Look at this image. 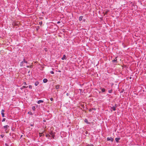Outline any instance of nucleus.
Listing matches in <instances>:
<instances>
[{
    "mask_svg": "<svg viewBox=\"0 0 146 146\" xmlns=\"http://www.w3.org/2000/svg\"><path fill=\"white\" fill-rule=\"evenodd\" d=\"M9 126L8 125L4 126L3 127V128L5 129V131L6 133H8L9 130Z\"/></svg>",
    "mask_w": 146,
    "mask_h": 146,
    "instance_id": "obj_1",
    "label": "nucleus"
},
{
    "mask_svg": "<svg viewBox=\"0 0 146 146\" xmlns=\"http://www.w3.org/2000/svg\"><path fill=\"white\" fill-rule=\"evenodd\" d=\"M107 140L108 141H111L112 142L113 141V139L112 137H108L107 138Z\"/></svg>",
    "mask_w": 146,
    "mask_h": 146,
    "instance_id": "obj_2",
    "label": "nucleus"
},
{
    "mask_svg": "<svg viewBox=\"0 0 146 146\" xmlns=\"http://www.w3.org/2000/svg\"><path fill=\"white\" fill-rule=\"evenodd\" d=\"M4 111H5L3 110H2L1 111V115H2V116L3 117H5V115H4L5 114L4 113Z\"/></svg>",
    "mask_w": 146,
    "mask_h": 146,
    "instance_id": "obj_3",
    "label": "nucleus"
},
{
    "mask_svg": "<svg viewBox=\"0 0 146 146\" xmlns=\"http://www.w3.org/2000/svg\"><path fill=\"white\" fill-rule=\"evenodd\" d=\"M109 12V11L107 10H106L104 11V15L107 14Z\"/></svg>",
    "mask_w": 146,
    "mask_h": 146,
    "instance_id": "obj_4",
    "label": "nucleus"
},
{
    "mask_svg": "<svg viewBox=\"0 0 146 146\" xmlns=\"http://www.w3.org/2000/svg\"><path fill=\"white\" fill-rule=\"evenodd\" d=\"M66 57L65 55H64L63 57L61 58L62 60H66Z\"/></svg>",
    "mask_w": 146,
    "mask_h": 146,
    "instance_id": "obj_5",
    "label": "nucleus"
},
{
    "mask_svg": "<svg viewBox=\"0 0 146 146\" xmlns=\"http://www.w3.org/2000/svg\"><path fill=\"white\" fill-rule=\"evenodd\" d=\"M117 57H115V58L112 61V62H117Z\"/></svg>",
    "mask_w": 146,
    "mask_h": 146,
    "instance_id": "obj_6",
    "label": "nucleus"
},
{
    "mask_svg": "<svg viewBox=\"0 0 146 146\" xmlns=\"http://www.w3.org/2000/svg\"><path fill=\"white\" fill-rule=\"evenodd\" d=\"M39 82H38V81H36L35 82V86H38V84H39Z\"/></svg>",
    "mask_w": 146,
    "mask_h": 146,
    "instance_id": "obj_7",
    "label": "nucleus"
},
{
    "mask_svg": "<svg viewBox=\"0 0 146 146\" xmlns=\"http://www.w3.org/2000/svg\"><path fill=\"white\" fill-rule=\"evenodd\" d=\"M44 102V101L42 100H39L38 101L37 103L38 104H39L41 103H43Z\"/></svg>",
    "mask_w": 146,
    "mask_h": 146,
    "instance_id": "obj_8",
    "label": "nucleus"
},
{
    "mask_svg": "<svg viewBox=\"0 0 146 146\" xmlns=\"http://www.w3.org/2000/svg\"><path fill=\"white\" fill-rule=\"evenodd\" d=\"M120 139V138L117 137L115 138V140L116 142H118L119 141Z\"/></svg>",
    "mask_w": 146,
    "mask_h": 146,
    "instance_id": "obj_9",
    "label": "nucleus"
},
{
    "mask_svg": "<svg viewBox=\"0 0 146 146\" xmlns=\"http://www.w3.org/2000/svg\"><path fill=\"white\" fill-rule=\"evenodd\" d=\"M43 81L44 83H46L47 82L48 80L47 79L45 78L43 80Z\"/></svg>",
    "mask_w": 146,
    "mask_h": 146,
    "instance_id": "obj_10",
    "label": "nucleus"
},
{
    "mask_svg": "<svg viewBox=\"0 0 146 146\" xmlns=\"http://www.w3.org/2000/svg\"><path fill=\"white\" fill-rule=\"evenodd\" d=\"M84 121V122L86 123L87 124H89L90 123L88 122V120L87 119H85Z\"/></svg>",
    "mask_w": 146,
    "mask_h": 146,
    "instance_id": "obj_11",
    "label": "nucleus"
},
{
    "mask_svg": "<svg viewBox=\"0 0 146 146\" xmlns=\"http://www.w3.org/2000/svg\"><path fill=\"white\" fill-rule=\"evenodd\" d=\"M20 65V66L21 67L23 66H24L23 62L22 61L21 62Z\"/></svg>",
    "mask_w": 146,
    "mask_h": 146,
    "instance_id": "obj_12",
    "label": "nucleus"
},
{
    "mask_svg": "<svg viewBox=\"0 0 146 146\" xmlns=\"http://www.w3.org/2000/svg\"><path fill=\"white\" fill-rule=\"evenodd\" d=\"M83 18V16H80L79 17V19L80 21H81L82 20Z\"/></svg>",
    "mask_w": 146,
    "mask_h": 146,
    "instance_id": "obj_13",
    "label": "nucleus"
},
{
    "mask_svg": "<svg viewBox=\"0 0 146 146\" xmlns=\"http://www.w3.org/2000/svg\"><path fill=\"white\" fill-rule=\"evenodd\" d=\"M60 86L59 85H56L55 86V88L56 89H58L59 88Z\"/></svg>",
    "mask_w": 146,
    "mask_h": 146,
    "instance_id": "obj_14",
    "label": "nucleus"
},
{
    "mask_svg": "<svg viewBox=\"0 0 146 146\" xmlns=\"http://www.w3.org/2000/svg\"><path fill=\"white\" fill-rule=\"evenodd\" d=\"M111 108L113 111H115L116 110V108H115V107H114L113 106L111 107Z\"/></svg>",
    "mask_w": 146,
    "mask_h": 146,
    "instance_id": "obj_15",
    "label": "nucleus"
},
{
    "mask_svg": "<svg viewBox=\"0 0 146 146\" xmlns=\"http://www.w3.org/2000/svg\"><path fill=\"white\" fill-rule=\"evenodd\" d=\"M101 90H102V92H105V90H106L105 88H102L101 89Z\"/></svg>",
    "mask_w": 146,
    "mask_h": 146,
    "instance_id": "obj_16",
    "label": "nucleus"
},
{
    "mask_svg": "<svg viewBox=\"0 0 146 146\" xmlns=\"http://www.w3.org/2000/svg\"><path fill=\"white\" fill-rule=\"evenodd\" d=\"M23 62H24V63H27V62L25 60V59H23Z\"/></svg>",
    "mask_w": 146,
    "mask_h": 146,
    "instance_id": "obj_17",
    "label": "nucleus"
},
{
    "mask_svg": "<svg viewBox=\"0 0 146 146\" xmlns=\"http://www.w3.org/2000/svg\"><path fill=\"white\" fill-rule=\"evenodd\" d=\"M112 91V90H110L108 91V92L110 93H111Z\"/></svg>",
    "mask_w": 146,
    "mask_h": 146,
    "instance_id": "obj_18",
    "label": "nucleus"
},
{
    "mask_svg": "<svg viewBox=\"0 0 146 146\" xmlns=\"http://www.w3.org/2000/svg\"><path fill=\"white\" fill-rule=\"evenodd\" d=\"M35 109L36 108L35 106H33L32 107V109L34 111L35 110Z\"/></svg>",
    "mask_w": 146,
    "mask_h": 146,
    "instance_id": "obj_19",
    "label": "nucleus"
},
{
    "mask_svg": "<svg viewBox=\"0 0 146 146\" xmlns=\"http://www.w3.org/2000/svg\"><path fill=\"white\" fill-rule=\"evenodd\" d=\"M39 24L41 26L42 24V21H40L39 22Z\"/></svg>",
    "mask_w": 146,
    "mask_h": 146,
    "instance_id": "obj_20",
    "label": "nucleus"
},
{
    "mask_svg": "<svg viewBox=\"0 0 146 146\" xmlns=\"http://www.w3.org/2000/svg\"><path fill=\"white\" fill-rule=\"evenodd\" d=\"M115 108H117V106L116 104H115L114 106H113Z\"/></svg>",
    "mask_w": 146,
    "mask_h": 146,
    "instance_id": "obj_21",
    "label": "nucleus"
},
{
    "mask_svg": "<svg viewBox=\"0 0 146 146\" xmlns=\"http://www.w3.org/2000/svg\"><path fill=\"white\" fill-rule=\"evenodd\" d=\"M22 87L23 88H26L28 87V86H23Z\"/></svg>",
    "mask_w": 146,
    "mask_h": 146,
    "instance_id": "obj_22",
    "label": "nucleus"
},
{
    "mask_svg": "<svg viewBox=\"0 0 146 146\" xmlns=\"http://www.w3.org/2000/svg\"><path fill=\"white\" fill-rule=\"evenodd\" d=\"M5 119H6L5 118H4L3 119L2 121L3 122V121H5Z\"/></svg>",
    "mask_w": 146,
    "mask_h": 146,
    "instance_id": "obj_23",
    "label": "nucleus"
},
{
    "mask_svg": "<svg viewBox=\"0 0 146 146\" xmlns=\"http://www.w3.org/2000/svg\"><path fill=\"white\" fill-rule=\"evenodd\" d=\"M124 91V90L123 89L120 92V93H123Z\"/></svg>",
    "mask_w": 146,
    "mask_h": 146,
    "instance_id": "obj_24",
    "label": "nucleus"
},
{
    "mask_svg": "<svg viewBox=\"0 0 146 146\" xmlns=\"http://www.w3.org/2000/svg\"><path fill=\"white\" fill-rule=\"evenodd\" d=\"M29 88L30 89H32V86L31 85H29Z\"/></svg>",
    "mask_w": 146,
    "mask_h": 146,
    "instance_id": "obj_25",
    "label": "nucleus"
},
{
    "mask_svg": "<svg viewBox=\"0 0 146 146\" xmlns=\"http://www.w3.org/2000/svg\"><path fill=\"white\" fill-rule=\"evenodd\" d=\"M50 73H51L52 74H54V72H53V71H51L50 72Z\"/></svg>",
    "mask_w": 146,
    "mask_h": 146,
    "instance_id": "obj_26",
    "label": "nucleus"
},
{
    "mask_svg": "<svg viewBox=\"0 0 146 146\" xmlns=\"http://www.w3.org/2000/svg\"><path fill=\"white\" fill-rule=\"evenodd\" d=\"M50 100L51 101H52L53 100V98H50Z\"/></svg>",
    "mask_w": 146,
    "mask_h": 146,
    "instance_id": "obj_27",
    "label": "nucleus"
},
{
    "mask_svg": "<svg viewBox=\"0 0 146 146\" xmlns=\"http://www.w3.org/2000/svg\"><path fill=\"white\" fill-rule=\"evenodd\" d=\"M28 113L30 114V115H32V112H28Z\"/></svg>",
    "mask_w": 146,
    "mask_h": 146,
    "instance_id": "obj_28",
    "label": "nucleus"
},
{
    "mask_svg": "<svg viewBox=\"0 0 146 146\" xmlns=\"http://www.w3.org/2000/svg\"><path fill=\"white\" fill-rule=\"evenodd\" d=\"M33 67V66L32 65H30V66H29V68H32Z\"/></svg>",
    "mask_w": 146,
    "mask_h": 146,
    "instance_id": "obj_29",
    "label": "nucleus"
},
{
    "mask_svg": "<svg viewBox=\"0 0 146 146\" xmlns=\"http://www.w3.org/2000/svg\"><path fill=\"white\" fill-rule=\"evenodd\" d=\"M5 146H9V145L6 143L5 144Z\"/></svg>",
    "mask_w": 146,
    "mask_h": 146,
    "instance_id": "obj_30",
    "label": "nucleus"
},
{
    "mask_svg": "<svg viewBox=\"0 0 146 146\" xmlns=\"http://www.w3.org/2000/svg\"><path fill=\"white\" fill-rule=\"evenodd\" d=\"M92 110H96V109L95 108H92Z\"/></svg>",
    "mask_w": 146,
    "mask_h": 146,
    "instance_id": "obj_31",
    "label": "nucleus"
},
{
    "mask_svg": "<svg viewBox=\"0 0 146 146\" xmlns=\"http://www.w3.org/2000/svg\"><path fill=\"white\" fill-rule=\"evenodd\" d=\"M34 124H31L30 125L31 126H34Z\"/></svg>",
    "mask_w": 146,
    "mask_h": 146,
    "instance_id": "obj_32",
    "label": "nucleus"
},
{
    "mask_svg": "<svg viewBox=\"0 0 146 146\" xmlns=\"http://www.w3.org/2000/svg\"><path fill=\"white\" fill-rule=\"evenodd\" d=\"M92 109H90L89 110V111H90V112H91L92 111Z\"/></svg>",
    "mask_w": 146,
    "mask_h": 146,
    "instance_id": "obj_33",
    "label": "nucleus"
},
{
    "mask_svg": "<svg viewBox=\"0 0 146 146\" xmlns=\"http://www.w3.org/2000/svg\"><path fill=\"white\" fill-rule=\"evenodd\" d=\"M69 95H70V94H69V93H67V94H66V95L67 96H68Z\"/></svg>",
    "mask_w": 146,
    "mask_h": 146,
    "instance_id": "obj_34",
    "label": "nucleus"
},
{
    "mask_svg": "<svg viewBox=\"0 0 146 146\" xmlns=\"http://www.w3.org/2000/svg\"><path fill=\"white\" fill-rule=\"evenodd\" d=\"M15 130V129L14 128V129H13V128H12V130L13 131H14V130Z\"/></svg>",
    "mask_w": 146,
    "mask_h": 146,
    "instance_id": "obj_35",
    "label": "nucleus"
},
{
    "mask_svg": "<svg viewBox=\"0 0 146 146\" xmlns=\"http://www.w3.org/2000/svg\"><path fill=\"white\" fill-rule=\"evenodd\" d=\"M24 84H25V85H27V84L25 82H24Z\"/></svg>",
    "mask_w": 146,
    "mask_h": 146,
    "instance_id": "obj_36",
    "label": "nucleus"
},
{
    "mask_svg": "<svg viewBox=\"0 0 146 146\" xmlns=\"http://www.w3.org/2000/svg\"><path fill=\"white\" fill-rule=\"evenodd\" d=\"M27 68H29V66H27Z\"/></svg>",
    "mask_w": 146,
    "mask_h": 146,
    "instance_id": "obj_37",
    "label": "nucleus"
},
{
    "mask_svg": "<svg viewBox=\"0 0 146 146\" xmlns=\"http://www.w3.org/2000/svg\"><path fill=\"white\" fill-rule=\"evenodd\" d=\"M79 90L80 92H81V91L82 90L81 89H80Z\"/></svg>",
    "mask_w": 146,
    "mask_h": 146,
    "instance_id": "obj_38",
    "label": "nucleus"
},
{
    "mask_svg": "<svg viewBox=\"0 0 146 146\" xmlns=\"http://www.w3.org/2000/svg\"><path fill=\"white\" fill-rule=\"evenodd\" d=\"M58 72H61V71H60V70H59V71H58Z\"/></svg>",
    "mask_w": 146,
    "mask_h": 146,
    "instance_id": "obj_39",
    "label": "nucleus"
},
{
    "mask_svg": "<svg viewBox=\"0 0 146 146\" xmlns=\"http://www.w3.org/2000/svg\"><path fill=\"white\" fill-rule=\"evenodd\" d=\"M52 137L54 138V135H52Z\"/></svg>",
    "mask_w": 146,
    "mask_h": 146,
    "instance_id": "obj_40",
    "label": "nucleus"
},
{
    "mask_svg": "<svg viewBox=\"0 0 146 146\" xmlns=\"http://www.w3.org/2000/svg\"><path fill=\"white\" fill-rule=\"evenodd\" d=\"M87 133H88V132H87V131H86V134H87Z\"/></svg>",
    "mask_w": 146,
    "mask_h": 146,
    "instance_id": "obj_41",
    "label": "nucleus"
},
{
    "mask_svg": "<svg viewBox=\"0 0 146 146\" xmlns=\"http://www.w3.org/2000/svg\"><path fill=\"white\" fill-rule=\"evenodd\" d=\"M43 121H44V122H45V121H45V120H43Z\"/></svg>",
    "mask_w": 146,
    "mask_h": 146,
    "instance_id": "obj_42",
    "label": "nucleus"
},
{
    "mask_svg": "<svg viewBox=\"0 0 146 146\" xmlns=\"http://www.w3.org/2000/svg\"><path fill=\"white\" fill-rule=\"evenodd\" d=\"M59 22H57V23H59Z\"/></svg>",
    "mask_w": 146,
    "mask_h": 146,
    "instance_id": "obj_43",
    "label": "nucleus"
},
{
    "mask_svg": "<svg viewBox=\"0 0 146 146\" xmlns=\"http://www.w3.org/2000/svg\"><path fill=\"white\" fill-rule=\"evenodd\" d=\"M46 49H47V48H46V49H45V51H46Z\"/></svg>",
    "mask_w": 146,
    "mask_h": 146,
    "instance_id": "obj_44",
    "label": "nucleus"
},
{
    "mask_svg": "<svg viewBox=\"0 0 146 146\" xmlns=\"http://www.w3.org/2000/svg\"><path fill=\"white\" fill-rule=\"evenodd\" d=\"M46 49H47V48H46V49H45V51H46Z\"/></svg>",
    "mask_w": 146,
    "mask_h": 146,
    "instance_id": "obj_45",
    "label": "nucleus"
},
{
    "mask_svg": "<svg viewBox=\"0 0 146 146\" xmlns=\"http://www.w3.org/2000/svg\"><path fill=\"white\" fill-rule=\"evenodd\" d=\"M46 49H47V48H46V49H45V51H46Z\"/></svg>",
    "mask_w": 146,
    "mask_h": 146,
    "instance_id": "obj_46",
    "label": "nucleus"
},
{
    "mask_svg": "<svg viewBox=\"0 0 146 146\" xmlns=\"http://www.w3.org/2000/svg\"><path fill=\"white\" fill-rule=\"evenodd\" d=\"M29 72H30V71H29L28 72V73H29Z\"/></svg>",
    "mask_w": 146,
    "mask_h": 146,
    "instance_id": "obj_47",
    "label": "nucleus"
},
{
    "mask_svg": "<svg viewBox=\"0 0 146 146\" xmlns=\"http://www.w3.org/2000/svg\"><path fill=\"white\" fill-rule=\"evenodd\" d=\"M130 79H131V77H130Z\"/></svg>",
    "mask_w": 146,
    "mask_h": 146,
    "instance_id": "obj_48",
    "label": "nucleus"
},
{
    "mask_svg": "<svg viewBox=\"0 0 146 146\" xmlns=\"http://www.w3.org/2000/svg\"><path fill=\"white\" fill-rule=\"evenodd\" d=\"M36 1H38V0H36Z\"/></svg>",
    "mask_w": 146,
    "mask_h": 146,
    "instance_id": "obj_49",
    "label": "nucleus"
}]
</instances>
